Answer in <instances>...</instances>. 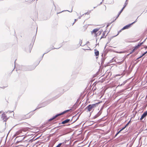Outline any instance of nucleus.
Returning a JSON list of instances; mask_svg holds the SVG:
<instances>
[{
    "mask_svg": "<svg viewBox=\"0 0 147 147\" xmlns=\"http://www.w3.org/2000/svg\"><path fill=\"white\" fill-rule=\"evenodd\" d=\"M27 130V129L22 128L17 131L14 134V136H16L20 135V136H23L26 134V133Z\"/></svg>",
    "mask_w": 147,
    "mask_h": 147,
    "instance_id": "obj_1",
    "label": "nucleus"
},
{
    "mask_svg": "<svg viewBox=\"0 0 147 147\" xmlns=\"http://www.w3.org/2000/svg\"><path fill=\"white\" fill-rule=\"evenodd\" d=\"M69 111V110H66L65 111H64L62 113H61L59 114H58L53 117L52 118L49 119L48 120V121H50L53 120H54L55 119V121L59 119V118L58 117L61 115H62V114H63L65 113L68 111Z\"/></svg>",
    "mask_w": 147,
    "mask_h": 147,
    "instance_id": "obj_2",
    "label": "nucleus"
},
{
    "mask_svg": "<svg viewBox=\"0 0 147 147\" xmlns=\"http://www.w3.org/2000/svg\"><path fill=\"white\" fill-rule=\"evenodd\" d=\"M100 103V102L92 105H90L86 107V109L88 112L91 111L94 108L96 107L97 105Z\"/></svg>",
    "mask_w": 147,
    "mask_h": 147,
    "instance_id": "obj_3",
    "label": "nucleus"
},
{
    "mask_svg": "<svg viewBox=\"0 0 147 147\" xmlns=\"http://www.w3.org/2000/svg\"><path fill=\"white\" fill-rule=\"evenodd\" d=\"M32 113H29L26 115L23 116V118L24 119H28L30 118L32 116Z\"/></svg>",
    "mask_w": 147,
    "mask_h": 147,
    "instance_id": "obj_4",
    "label": "nucleus"
},
{
    "mask_svg": "<svg viewBox=\"0 0 147 147\" xmlns=\"http://www.w3.org/2000/svg\"><path fill=\"white\" fill-rule=\"evenodd\" d=\"M134 22H134L130 24L127 25L126 26H125L122 28L119 32H121L122 30H124L126 29H127L129 28L130 27L131 25H132V24H133Z\"/></svg>",
    "mask_w": 147,
    "mask_h": 147,
    "instance_id": "obj_5",
    "label": "nucleus"
},
{
    "mask_svg": "<svg viewBox=\"0 0 147 147\" xmlns=\"http://www.w3.org/2000/svg\"><path fill=\"white\" fill-rule=\"evenodd\" d=\"M99 30V29L96 28L94 29L92 31H91V33L92 35L95 36L97 32Z\"/></svg>",
    "mask_w": 147,
    "mask_h": 147,
    "instance_id": "obj_6",
    "label": "nucleus"
},
{
    "mask_svg": "<svg viewBox=\"0 0 147 147\" xmlns=\"http://www.w3.org/2000/svg\"><path fill=\"white\" fill-rule=\"evenodd\" d=\"M7 114L9 117H12L14 116V112L13 111H8L7 113Z\"/></svg>",
    "mask_w": 147,
    "mask_h": 147,
    "instance_id": "obj_7",
    "label": "nucleus"
},
{
    "mask_svg": "<svg viewBox=\"0 0 147 147\" xmlns=\"http://www.w3.org/2000/svg\"><path fill=\"white\" fill-rule=\"evenodd\" d=\"M147 115V110L145 111L144 113L142 115L141 118H140V120H142Z\"/></svg>",
    "mask_w": 147,
    "mask_h": 147,
    "instance_id": "obj_8",
    "label": "nucleus"
},
{
    "mask_svg": "<svg viewBox=\"0 0 147 147\" xmlns=\"http://www.w3.org/2000/svg\"><path fill=\"white\" fill-rule=\"evenodd\" d=\"M94 54L96 56V58H98L99 55V52L97 49H94Z\"/></svg>",
    "mask_w": 147,
    "mask_h": 147,
    "instance_id": "obj_9",
    "label": "nucleus"
},
{
    "mask_svg": "<svg viewBox=\"0 0 147 147\" xmlns=\"http://www.w3.org/2000/svg\"><path fill=\"white\" fill-rule=\"evenodd\" d=\"M70 121V120L69 119H66L62 121L61 122V123L62 124H64L65 123H68Z\"/></svg>",
    "mask_w": 147,
    "mask_h": 147,
    "instance_id": "obj_10",
    "label": "nucleus"
},
{
    "mask_svg": "<svg viewBox=\"0 0 147 147\" xmlns=\"http://www.w3.org/2000/svg\"><path fill=\"white\" fill-rule=\"evenodd\" d=\"M102 31H98L96 33V34L95 37H96L97 36H98L100 35Z\"/></svg>",
    "mask_w": 147,
    "mask_h": 147,
    "instance_id": "obj_11",
    "label": "nucleus"
},
{
    "mask_svg": "<svg viewBox=\"0 0 147 147\" xmlns=\"http://www.w3.org/2000/svg\"><path fill=\"white\" fill-rule=\"evenodd\" d=\"M106 35H105V32H104L102 33V35L100 39L102 38H105L106 37Z\"/></svg>",
    "mask_w": 147,
    "mask_h": 147,
    "instance_id": "obj_12",
    "label": "nucleus"
},
{
    "mask_svg": "<svg viewBox=\"0 0 147 147\" xmlns=\"http://www.w3.org/2000/svg\"><path fill=\"white\" fill-rule=\"evenodd\" d=\"M130 122V121H129L126 125V126L124 127L122 129H121L120 131H119L118 132L117 134H116V136L118 134H119L121 131H122L123 129H124L128 125V123H129Z\"/></svg>",
    "mask_w": 147,
    "mask_h": 147,
    "instance_id": "obj_13",
    "label": "nucleus"
},
{
    "mask_svg": "<svg viewBox=\"0 0 147 147\" xmlns=\"http://www.w3.org/2000/svg\"><path fill=\"white\" fill-rule=\"evenodd\" d=\"M134 49H133L132 51V52L131 53H133L134 51H135L137 49H138V47H137V46H136L135 47H134Z\"/></svg>",
    "mask_w": 147,
    "mask_h": 147,
    "instance_id": "obj_14",
    "label": "nucleus"
},
{
    "mask_svg": "<svg viewBox=\"0 0 147 147\" xmlns=\"http://www.w3.org/2000/svg\"><path fill=\"white\" fill-rule=\"evenodd\" d=\"M147 53V51H146V52H145L142 55L140 56L138 58V59H139V58H141L142 57V56H143L144 55H145Z\"/></svg>",
    "mask_w": 147,
    "mask_h": 147,
    "instance_id": "obj_15",
    "label": "nucleus"
},
{
    "mask_svg": "<svg viewBox=\"0 0 147 147\" xmlns=\"http://www.w3.org/2000/svg\"><path fill=\"white\" fill-rule=\"evenodd\" d=\"M126 6V5H125L123 7V8L120 11V12L119 13L118 16L117 17H118L119 16V15L121 13V12H122V11H123V9H124V8H125V6ZM118 17H117V18Z\"/></svg>",
    "mask_w": 147,
    "mask_h": 147,
    "instance_id": "obj_16",
    "label": "nucleus"
},
{
    "mask_svg": "<svg viewBox=\"0 0 147 147\" xmlns=\"http://www.w3.org/2000/svg\"><path fill=\"white\" fill-rule=\"evenodd\" d=\"M143 42H141V43H138V44L137 45L140 47L143 44Z\"/></svg>",
    "mask_w": 147,
    "mask_h": 147,
    "instance_id": "obj_17",
    "label": "nucleus"
},
{
    "mask_svg": "<svg viewBox=\"0 0 147 147\" xmlns=\"http://www.w3.org/2000/svg\"><path fill=\"white\" fill-rule=\"evenodd\" d=\"M61 143L59 144L56 147H60L61 145Z\"/></svg>",
    "mask_w": 147,
    "mask_h": 147,
    "instance_id": "obj_18",
    "label": "nucleus"
},
{
    "mask_svg": "<svg viewBox=\"0 0 147 147\" xmlns=\"http://www.w3.org/2000/svg\"><path fill=\"white\" fill-rule=\"evenodd\" d=\"M136 46H137V47H138V48H139V47H140L138 45H137Z\"/></svg>",
    "mask_w": 147,
    "mask_h": 147,
    "instance_id": "obj_19",
    "label": "nucleus"
},
{
    "mask_svg": "<svg viewBox=\"0 0 147 147\" xmlns=\"http://www.w3.org/2000/svg\"><path fill=\"white\" fill-rule=\"evenodd\" d=\"M76 20H77L76 19H75V22H74V23L76 21Z\"/></svg>",
    "mask_w": 147,
    "mask_h": 147,
    "instance_id": "obj_20",
    "label": "nucleus"
},
{
    "mask_svg": "<svg viewBox=\"0 0 147 147\" xmlns=\"http://www.w3.org/2000/svg\"><path fill=\"white\" fill-rule=\"evenodd\" d=\"M19 137V136L17 137H16V138H18Z\"/></svg>",
    "mask_w": 147,
    "mask_h": 147,
    "instance_id": "obj_21",
    "label": "nucleus"
},
{
    "mask_svg": "<svg viewBox=\"0 0 147 147\" xmlns=\"http://www.w3.org/2000/svg\"><path fill=\"white\" fill-rule=\"evenodd\" d=\"M24 138L22 139V140H23L24 139Z\"/></svg>",
    "mask_w": 147,
    "mask_h": 147,
    "instance_id": "obj_22",
    "label": "nucleus"
},
{
    "mask_svg": "<svg viewBox=\"0 0 147 147\" xmlns=\"http://www.w3.org/2000/svg\"><path fill=\"white\" fill-rule=\"evenodd\" d=\"M30 51H31V50L30 51Z\"/></svg>",
    "mask_w": 147,
    "mask_h": 147,
    "instance_id": "obj_23",
    "label": "nucleus"
}]
</instances>
